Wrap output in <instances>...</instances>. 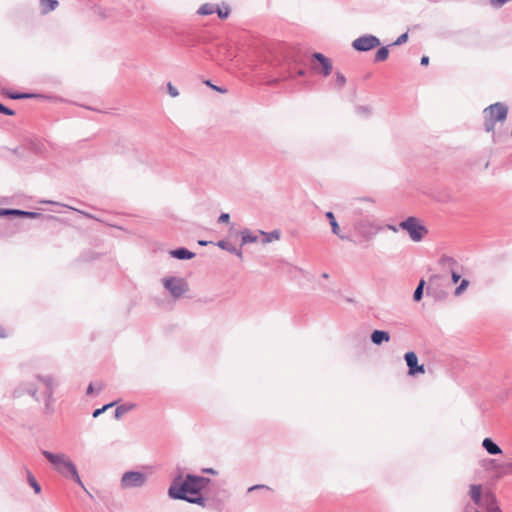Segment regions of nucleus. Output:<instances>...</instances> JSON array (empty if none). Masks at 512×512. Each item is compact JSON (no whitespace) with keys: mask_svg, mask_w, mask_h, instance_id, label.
<instances>
[{"mask_svg":"<svg viewBox=\"0 0 512 512\" xmlns=\"http://www.w3.org/2000/svg\"><path fill=\"white\" fill-rule=\"evenodd\" d=\"M210 482L211 479L204 476L187 474L185 479L182 480V476L178 475L173 479L168 488V496L173 500L184 499L188 495L201 493Z\"/></svg>","mask_w":512,"mask_h":512,"instance_id":"nucleus-1","label":"nucleus"},{"mask_svg":"<svg viewBox=\"0 0 512 512\" xmlns=\"http://www.w3.org/2000/svg\"><path fill=\"white\" fill-rule=\"evenodd\" d=\"M352 228L356 236V239H353L352 242L357 245L373 240L376 234L381 230V227L375 225L369 217L355 219L352 223Z\"/></svg>","mask_w":512,"mask_h":512,"instance_id":"nucleus-2","label":"nucleus"},{"mask_svg":"<svg viewBox=\"0 0 512 512\" xmlns=\"http://www.w3.org/2000/svg\"><path fill=\"white\" fill-rule=\"evenodd\" d=\"M508 115V106L503 102H496L483 110V128L487 133L494 132L497 122H504Z\"/></svg>","mask_w":512,"mask_h":512,"instance_id":"nucleus-3","label":"nucleus"},{"mask_svg":"<svg viewBox=\"0 0 512 512\" xmlns=\"http://www.w3.org/2000/svg\"><path fill=\"white\" fill-rule=\"evenodd\" d=\"M285 61V67L279 70L278 77L271 78L267 81V84L270 86H275L281 81H286L289 79H294L297 76H305L306 70L303 68L295 69V65L297 63V60L294 58V56L286 55L284 57Z\"/></svg>","mask_w":512,"mask_h":512,"instance_id":"nucleus-4","label":"nucleus"},{"mask_svg":"<svg viewBox=\"0 0 512 512\" xmlns=\"http://www.w3.org/2000/svg\"><path fill=\"white\" fill-rule=\"evenodd\" d=\"M399 228L406 231L410 239L414 242H420L428 234V229L415 216H409L399 223Z\"/></svg>","mask_w":512,"mask_h":512,"instance_id":"nucleus-5","label":"nucleus"},{"mask_svg":"<svg viewBox=\"0 0 512 512\" xmlns=\"http://www.w3.org/2000/svg\"><path fill=\"white\" fill-rule=\"evenodd\" d=\"M148 476L141 471L129 470L122 474L120 487L123 490L142 488L146 485Z\"/></svg>","mask_w":512,"mask_h":512,"instance_id":"nucleus-6","label":"nucleus"},{"mask_svg":"<svg viewBox=\"0 0 512 512\" xmlns=\"http://www.w3.org/2000/svg\"><path fill=\"white\" fill-rule=\"evenodd\" d=\"M164 288L171 294L174 299L181 298L189 291V284L186 279L181 277H165L162 279Z\"/></svg>","mask_w":512,"mask_h":512,"instance_id":"nucleus-7","label":"nucleus"},{"mask_svg":"<svg viewBox=\"0 0 512 512\" xmlns=\"http://www.w3.org/2000/svg\"><path fill=\"white\" fill-rule=\"evenodd\" d=\"M352 214L358 218L369 217L373 215L375 204L370 197L356 198L350 203Z\"/></svg>","mask_w":512,"mask_h":512,"instance_id":"nucleus-8","label":"nucleus"},{"mask_svg":"<svg viewBox=\"0 0 512 512\" xmlns=\"http://www.w3.org/2000/svg\"><path fill=\"white\" fill-rule=\"evenodd\" d=\"M311 68L315 73L327 77L333 70V64L330 58L320 52H314L311 55Z\"/></svg>","mask_w":512,"mask_h":512,"instance_id":"nucleus-9","label":"nucleus"},{"mask_svg":"<svg viewBox=\"0 0 512 512\" xmlns=\"http://www.w3.org/2000/svg\"><path fill=\"white\" fill-rule=\"evenodd\" d=\"M380 39L372 34H364L352 41V48L357 52H368L380 46Z\"/></svg>","mask_w":512,"mask_h":512,"instance_id":"nucleus-10","label":"nucleus"},{"mask_svg":"<svg viewBox=\"0 0 512 512\" xmlns=\"http://www.w3.org/2000/svg\"><path fill=\"white\" fill-rule=\"evenodd\" d=\"M56 470L60 474H62L64 477L71 478L79 486H81L82 488H85L84 484L78 474L76 465L67 456L65 457V460L62 461V463L59 465V467Z\"/></svg>","mask_w":512,"mask_h":512,"instance_id":"nucleus-11","label":"nucleus"},{"mask_svg":"<svg viewBox=\"0 0 512 512\" xmlns=\"http://www.w3.org/2000/svg\"><path fill=\"white\" fill-rule=\"evenodd\" d=\"M404 360L408 367V375L416 376L425 373V366L418 363V357L414 351H408L404 354Z\"/></svg>","mask_w":512,"mask_h":512,"instance_id":"nucleus-12","label":"nucleus"},{"mask_svg":"<svg viewBox=\"0 0 512 512\" xmlns=\"http://www.w3.org/2000/svg\"><path fill=\"white\" fill-rule=\"evenodd\" d=\"M0 216H17L23 218L37 219L42 217V214L34 211H25L13 208H0Z\"/></svg>","mask_w":512,"mask_h":512,"instance_id":"nucleus-13","label":"nucleus"},{"mask_svg":"<svg viewBox=\"0 0 512 512\" xmlns=\"http://www.w3.org/2000/svg\"><path fill=\"white\" fill-rule=\"evenodd\" d=\"M235 234L238 235V232L234 231V224L230 227V235ZM239 235L241 236V247L249 244V243H256L259 240L258 234H253L249 229L245 228L242 231L239 232Z\"/></svg>","mask_w":512,"mask_h":512,"instance_id":"nucleus-14","label":"nucleus"},{"mask_svg":"<svg viewBox=\"0 0 512 512\" xmlns=\"http://www.w3.org/2000/svg\"><path fill=\"white\" fill-rule=\"evenodd\" d=\"M325 216L329 220V223H330V226H331V231H332L333 234H335L336 236H338L342 240L353 241V238L341 234L340 226H339V224H338V222H337V220L335 218V215H334V213L332 211L326 212Z\"/></svg>","mask_w":512,"mask_h":512,"instance_id":"nucleus-15","label":"nucleus"},{"mask_svg":"<svg viewBox=\"0 0 512 512\" xmlns=\"http://www.w3.org/2000/svg\"><path fill=\"white\" fill-rule=\"evenodd\" d=\"M488 512H500V508L497 504L496 497L492 492H486L484 494L482 505Z\"/></svg>","mask_w":512,"mask_h":512,"instance_id":"nucleus-16","label":"nucleus"},{"mask_svg":"<svg viewBox=\"0 0 512 512\" xmlns=\"http://www.w3.org/2000/svg\"><path fill=\"white\" fill-rule=\"evenodd\" d=\"M36 378L46 386L45 396L52 399L54 386L56 385L54 378L51 375H36Z\"/></svg>","mask_w":512,"mask_h":512,"instance_id":"nucleus-17","label":"nucleus"},{"mask_svg":"<svg viewBox=\"0 0 512 512\" xmlns=\"http://www.w3.org/2000/svg\"><path fill=\"white\" fill-rule=\"evenodd\" d=\"M216 245L222 249V250H225L231 254H234L236 255L239 259H243V252H242V249L241 248H237L236 246H234L231 242H229L228 240H225V239H222V240H219Z\"/></svg>","mask_w":512,"mask_h":512,"instance_id":"nucleus-18","label":"nucleus"},{"mask_svg":"<svg viewBox=\"0 0 512 512\" xmlns=\"http://www.w3.org/2000/svg\"><path fill=\"white\" fill-rule=\"evenodd\" d=\"M169 254L171 257L178 260H190L195 257V253L185 247H178L170 250Z\"/></svg>","mask_w":512,"mask_h":512,"instance_id":"nucleus-19","label":"nucleus"},{"mask_svg":"<svg viewBox=\"0 0 512 512\" xmlns=\"http://www.w3.org/2000/svg\"><path fill=\"white\" fill-rule=\"evenodd\" d=\"M482 447L489 455L502 454V449L500 448V446L497 443H495L494 440L490 437H486L483 439Z\"/></svg>","mask_w":512,"mask_h":512,"instance_id":"nucleus-20","label":"nucleus"},{"mask_svg":"<svg viewBox=\"0 0 512 512\" xmlns=\"http://www.w3.org/2000/svg\"><path fill=\"white\" fill-rule=\"evenodd\" d=\"M469 496L471 500L476 504L477 506L482 505L483 500V493H482V485L481 484H472L470 485V491Z\"/></svg>","mask_w":512,"mask_h":512,"instance_id":"nucleus-21","label":"nucleus"},{"mask_svg":"<svg viewBox=\"0 0 512 512\" xmlns=\"http://www.w3.org/2000/svg\"><path fill=\"white\" fill-rule=\"evenodd\" d=\"M42 455L57 469L59 465L65 460L66 455L63 453H52L47 450L41 451Z\"/></svg>","mask_w":512,"mask_h":512,"instance_id":"nucleus-22","label":"nucleus"},{"mask_svg":"<svg viewBox=\"0 0 512 512\" xmlns=\"http://www.w3.org/2000/svg\"><path fill=\"white\" fill-rule=\"evenodd\" d=\"M371 342L375 345H381L384 342H388L390 340V334L388 331L384 330H374L371 333Z\"/></svg>","mask_w":512,"mask_h":512,"instance_id":"nucleus-23","label":"nucleus"},{"mask_svg":"<svg viewBox=\"0 0 512 512\" xmlns=\"http://www.w3.org/2000/svg\"><path fill=\"white\" fill-rule=\"evenodd\" d=\"M439 264L442 267H446L449 270V272L452 270H458L459 267V263L457 262V260L448 255H442L439 259Z\"/></svg>","mask_w":512,"mask_h":512,"instance_id":"nucleus-24","label":"nucleus"},{"mask_svg":"<svg viewBox=\"0 0 512 512\" xmlns=\"http://www.w3.org/2000/svg\"><path fill=\"white\" fill-rule=\"evenodd\" d=\"M59 5L57 0H40V11L41 14L45 15L51 11H54Z\"/></svg>","mask_w":512,"mask_h":512,"instance_id":"nucleus-25","label":"nucleus"},{"mask_svg":"<svg viewBox=\"0 0 512 512\" xmlns=\"http://www.w3.org/2000/svg\"><path fill=\"white\" fill-rule=\"evenodd\" d=\"M135 407H136V404H134V403H126V404H121V405L117 406L115 409V412H114L115 419H120L124 414L133 410Z\"/></svg>","mask_w":512,"mask_h":512,"instance_id":"nucleus-26","label":"nucleus"},{"mask_svg":"<svg viewBox=\"0 0 512 512\" xmlns=\"http://www.w3.org/2000/svg\"><path fill=\"white\" fill-rule=\"evenodd\" d=\"M259 235L262 236L261 242L262 244H268L273 240H277L280 237V233L277 230H273L271 232L259 231Z\"/></svg>","mask_w":512,"mask_h":512,"instance_id":"nucleus-27","label":"nucleus"},{"mask_svg":"<svg viewBox=\"0 0 512 512\" xmlns=\"http://www.w3.org/2000/svg\"><path fill=\"white\" fill-rule=\"evenodd\" d=\"M183 501H186L191 504H196L201 507L206 506V499L201 495V493L196 495H188L187 498L182 499Z\"/></svg>","mask_w":512,"mask_h":512,"instance_id":"nucleus-28","label":"nucleus"},{"mask_svg":"<svg viewBox=\"0 0 512 512\" xmlns=\"http://www.w3.org/2000/svg\"><path fill=\"white\" fill-rule=\"evenodd\" d=\"M389 46L390 45L382 46L377 50L374 56V62H383L387 60L389 57Z\"/></svg>","mask_w":512,"mask_h":512,"instance_id":"nucleus-29","label":"nucleus"},{"mask_svg":"<svg viewBox=\"0 0 512 512\" xmlns=\"http://www.w3.org/2000/svg\"><path fill=\"white\" fill-rule=\"evenodd\" d=\"M9 97L14 100L18 99H29V98H42L43 96L35 93H27V92H12L9 94Z\"/></svg>","mask_w":512,"mask_h":512,"instance_id":"nucleus-30","label":"nucleus"},{"mask_svg":"<svg viewBox=\"0 0 512 512\" xmlns=\"http://www.w3.org/2000/svg\"><path fill=\"white\" fill-rule=\"evenodd\" d=\"M425 285H426V281L424 279H420V281L418 282V285L413 293V300L415 302H419L423 298Z\"/></svg>","mask_w":512,"mask_h":512,"instance_id":"nucleus-31","label":"nucleus"},{"mask_svg":"<svg viewBox=\"0 0 512 512\" xmlns=\"http://www.w3.org/2000/svg\"><path fill=\"white\" fill-rule=\"evenodd\" d=\"M355 113L363 118H368L372 114V108L368 105H358L355 107Z\"/></svg>","mask_w":512,"mask_h":512,"instance_id":"nucleus-32","label":"nucleus"},{"mask_svg":"<svg viewBox=\"0 0 512 512\" xmlns=\"http://www.w3.org/2000/svg\"><path fill=\"white\" fill-rule=\"evenodd\" d=\"M199 15L207 16L215 13V4L205 3L197 10Z\"/></svg>","mask_w":512,"mask_h":512,"instance_id":"nucleus-33","label":"nucleus"},{"mask_svg":"<svg viewBox=\"0 0 512 512\" xmlns=\"http://www.w3.org/2000/svg\"><path fill=\"white\" fill-rule=\"evenodd\" d=\"M27 481H28L29 485L33 488V490L36 494L41 493L40 484L37 482L36 478L33 476V474L29 470H27Z\"/></svg>","mask_w":512,"mask_h":512,"instance_id":"nucleus-34","label":"nucleus"},{"mask_svg":"<svg viewBox=\"0 0 512 512\" xmlns=\"http://www.w3.org/2000/svg\"><path fill=\"white\" fill-rule=\"evenodd\" d=\"M280 49H281V51H276V54H280V55H279V57H278V55H275L274 61L277 62L275 65L279 66L280 70H281L282 68L285 67L284 57L286 55H290V56H293V55L288 51H284L282 48H280Z\"/></svg>","mask_w":512,"mask_h":512,"instance_id":"nucleus-35","label":"nucleus"},{"mask_svg":"<svg viewBox=\"0 0 512 512\" xmlns=\"http://www.w3.org/2000/svg\"><path fill=\"white\" fill-rule=\"evenodd\" d=\"M427 296H432L436 300H443L446 297V293L444 291L437 292L431 286H428L426 289Z\"/></svg>","mask_w":512,"mask_h":512,"instance_id":"nucleus-36","label":"nucleus"},{"mask_svg":"<svg viewBox=\"0 0 512 512\" xmlns=\"http://www.w3.org/2000/svg\"><path fill=\"white\" fill-rule=\"evenodd\" d=\"M470 282L468 279H462L460 284L454 290V296H460L468 288Z\"/></svg>","mask_w":512,"mask_h":512,"instance_id":"nucleus-37","label":"nucleus"},{"mask_svg":"<svg viewBox=\"0 0 512 512\" xmlns=\"http://www.w3.org/2000/svg\"><path fill=\"white\" fill-rule=\"evenodd\" d=\"M215 12L220 19H226L230 14V7L228 5H224L223 8H220L218 5H215Z\"/></svg>","mask_w":512,"mask_h":512,"instance_id":"nucleus-38","label":"nucleus"},{"mask_svg":"<svg viewBox=\"0 0 512 512\" xmlns=\"http://www.w3.org/2000/svg\"><path fill=\"white\" fill-rule=\"evenodd\" d=\"M347 80H346V77L344 74H342L341 72L337 71L335 73V85L338 89H342L345 84H346Z\"/></svg>","mask_w":512,"mask_h":512,"instance_id":"nucleus-39","label":"nucleus"},{"mask_svg":"<svg viewBox=\"0 0 512 512\" xmlns=\"http://www.w3.org/2000/svg\"><path fill=\"white\" fill-rule=\"evenodd\" d=\"M29 386V383H22L19 386H17L13 391V397L14 398H20L24 394L27 393L26 388Z\"/></svg>","mask_w":512,"mask_h":512,"instance_id":"nucleus-40","label":"nucleus"},{"mask_svg":"<svg viewBox=\"0 0 512 512\" xmlns=\"http://www.w3.org/2000/svg\"><path fill=\"white\" fill-rule=\"evenodd\" d=\"M12 234L13 232L9 230L8 223H0V238L9 237Z\"/></svg>","mask_w":512,"mask_h":512,"instance_id":"nucleus-41","label":"nucleus"},{"mask_svg":"<svg viewBox=\"0 0 512 512\" xmlns=\"http://www.w3.org/2000/svg\"><path fill=\"white\" fill-rule=\"evenodd\" d=\"M204 84H205V85H207L208 87H210L211 89H213V90H215V91H217V92H219V93H222V94L227 93V91H228V90H227L226 88H224V87H220V86L214 85V84L211 82V80H205V81H204Z\"/></svg>","mask_w":512,"mask_h":512,"instance_id":"nucleus-42","label":"nucleus"},{"mask_svg":"<svg viewBox=\"0 0 512 512\" xmlns=\"http://www.w3.org/2000/svg\"><path fill=\"white\" fill-rule=\"evenodd\" d=\"M408 41V32L401 34L392 44L391 46H400Z\"/></svg>","mask_w":512,"mask_h":512,"instance_id":"nucleus-43","label":"nucleus"},{"mask_svg":"<svg viewBox=\"0 0 512 512\" xmlns=\"http://www.w3.org/2000/svg\"><path fill=\"white\" fill-rule=\"evenodd\" d=\"M27 394L31 395L34 400L39 401V396L37 394V389L33 384H29L26 388Z\"/></svg>","mask_w":512,"mask_h":512,"instance_id":"nucleus-44","label":"nucleus"},{"mask_svg":"<svg viewBox=\"0 0 512 512\" xmlns=\"http://www.w3.org/2000/svg\"><path fill=\"white\" fill-rule=\"evenodd\" d=\"M167 92L173 98L179 95L178 89L171 82L167 84Z\"/></svg>","mask_w":512,"mask_h":512,"instance_id":"nucleus-45","label":"nucleus"},{"mask_svg":"<svg viewBox=\"0 0 512 512\" xmlns=\"http://www.w3.org/2000/svg\"><path fill=\"white\" fill-rule=\"evenodd\" d=\"M0 113L8 116L15 115V111L0 102Z\"/></svg>","mask_w":512,"mask_h":512,"instance_id":"nucleus-46","label":"nucleus"},{"mask_svg":"<svg viewBox=\"0 0 512 512\" xmlns=\"http://www.w3.org/2000/svg\"><path fill=\"white\" fill-rule=\"evenodd\" d=\"M53 402H54V398L52 397V399H49V398H46V403H45V412L48 413V414H51L54 412V408H53Z\"/></svg>","mask_w":512,"mask_h":512,"instance_id":"nucleus-47","label":"nucleus"},{"mask_svg":"<svg viewBox=\"0 0 512 512\" xmlns=\"http://www.w3.org/2000/svg\"><path fill=\"white\" fill-rule=\"evenodd\" d=\"M450 274L452 283L456 284L461 280V274L458 270H452Z\"/></svg>","mask_w":512,"mask_h":512,"instance_id":"nucleus-48","label":"nucleus"},{"mask_svg":"<svg viewBox=\"0 0 512 512\" xmlns=\"http://www.w3.org/2000/svg\"><path fill=\"white\" fill-rule=\"evenodd\" d=\"M230 221V215L228 213H221L218 222L219 223H229Z\"/></svg>","mask_w":512,"mask_h":512,"instance_id":"nucleus-49","label":"nucleus"},{"mask_svg":"<svg viewBox=\"0 0 512 512\" xmlns=\"http://www.w3.org/2000/svg\"><path fill=\"white\" fill-rule=\"evenodd\" d=\"M260 489H269L268 486L266 485H263V484H256L254 486H251L249 489H248V492H252L254 490H260Z\"/></svg>","mask_w":512,"mask_h":512,"instance_id":"nucleus-50","label":"nucleus"},{"mask_svg":"<svg viewBox=\"0 0 512 512\" xmlns=\"http://www.w3.org/2000/svg\"><path fill=\"white\" fill-rule=\"evenodd\" d=\"M182 44L185 46H188V47H193L197 44V40L194 38H192L190 40H184Z\"/></svg>","mask_w":512,"mask_h":512,"instance_id":"nucleus-51","label":"nucleus"},{"mask_svg":"<svg viewBox=\"0 0 512 512\" xmlns=\"http://www.w3.org/2000/svg\"><path fill=\"white\" fill-rule=\"evenodd\" d=\"M105 411L103 410V407L97 408L93 411L92 416L93 418L99 417L101 414H103Z\"/></svg>","mask_w":512,"mask_h":512,"instance_id":"nucleus-52","label":"nucleus"},{"mask_svg":"<svg viewBox=\"0 0 512 512\" xmlns=\"http://www.w3.org/2000/svg\"><path fill=\"white\" fill-rule=\"evenodd\" d=\"M420 64L422 66H427L429 64V57L424 55L421 57Z\"/></svg>","mask_w":512,"mask_h":512,"instance_id":"nucleus-53","label":"nucleus"},{"mask_svg":"<svg viewBox=\"0 0 512 512\" xmlns=\"http://www.w3.org/2000/svg\"><path fill=\"white\" fill-rule=\"evenodd\" d=\"M94 390H95V388H94V384H93V383H90V384L88 385V387H87L86 394H87V395H91V394H93V393H94Z\"/></svg>","mask_w":512,"mask_h":512,"instance_id":"nucleus-54","label":"nucleus"},{"mask_svg":"<svg viewBox=\"0 0 512 512\" xmlns=\"http://www.w3.org/2000/svg\"><path fill=\"white\" fill-rule=\"evenodd\" d=\"M116 404H117V401H113V402L103 405L102 407H103V410L106 411V410L110 409L111 407L115 406Z\"/></svg>","mask_w":512,"mask_h":512,"instance_id":"nucleus-55","label":"nucleus"},{"mask_svg":"<svg viewBox=\"0 0 512 512\" xmlns=\"http://www.w3.org/2000/svg\"><path fill=\"white\" fill-rule=\"evenodd\" d=\"M387 228L393 232H397L398 231V227L395 226V225H392V224H388L387 225Z\"/></svg>","mask_w":512,"mask_h":512,"instance_id":"nucleus-56","label":"nucleus"},{"mask_svg":"<svg viewBox=\"0 0 512 512\" xmlns=\"http://www.w3.org/2000/svg\"><path fill=\"white\" fill-rule=\"evenodd\" d=\"M5 337H7L5 329L0 325V338H5Z\"/></svg>","mask_w":512,"mask_h":512,"instance_id":"nucleus-57","label":"nucleus"},{"mask_svg":"<svg viewBox=\"0 0 512 512\" xmlns=\"http://www.w3.org/2000/svg\"><path fill=\"white\" fill-rule=\"evenodd\" d=\"M103 387H104V384L102 382H99L97 384V393H99L103 389Z\"/></svg>","mask_w":512,"mask_h":512,"instance_id":"nucleus-58","label":"nucleus"},{"mask_svg":"<svg viewBox=\"0 0 512 512\" xmlns=\"http://www.w3.org/2000/svg\"><path fill=\"white\" fill-rule=\"evenodd\" d=\"M204 472L209 473V474H216V471L213 468L205 469Z\"/></svg>","mask_w":512,"mask_h":512,"instance_id":"nucleus-59","label":"nucleus"},{"mask_svg":"<svg viewBox=\"0 0 512 512\" xmlns=\"http://www.w3.org/2000/svg\"><path fill=\"white\" fill-rule=\"evenodd\" d=\"M198 244L201 245V246H206L208 244V241H205V240H199L198 241Z\"/></svg>","mask_w":512,"mask_h":512,"instance_id":"nucleus-60","label":"nucleus"},{"mask_svg":"<svg viewBox=\"0 0 512 512\" xmlns=\"http://www.w3.org/2000/svg\"><path fill=\"white\" fill-rule=\"evenodd\" d=\"M439 278H440V276H439V275H432V276L430 277L429 281H430V282H432L433 280H435V279H439Z\"/></svg>","mask_w":512,"mask_h":512,"instance_id":"nucleus-61","label":"nucleus"},{"mask_svg":"<svg viewBox=\"0 0 512 512\" xmlns=\"http://www.w3.org/2000/svg\"><path fill=\"white\" fill-rule=\"evenodd\" d=\"M328 277H329V274H328V273L324 272V273L322 274V278L327 279Z\"/></svg>","mask_w":512,"mask_h":512,"instance_id":"nucleus-62","label":"nucleus"},{"mask_svg":"<svg viewBox=\"0 0 512 512\" xmlns=\"http://www.w3.org/2000/svg\"><path fill=\"white\" fill-rule=\"evenodd\" d=\"M346 301L349 302V303H353L354 302V299L350 298V297H347L346 298Z\"/></svg>","mask_w":512,"mask_h":512,"instance_id":"nucleus-63","label":"nucleus"},{"mask_svg":"<svg viewBox=\"0 0 512 512\" xmlns=\"http://www.w3.org/2000/svg\"><path fill=\"white\" fill-rule=\"evenodd\" d=\"M506 467H507V468H509V469H512V462H508V463L506 464Z\"/></svg>","mask_w":512,"mask_h":512,"instance_id":"nucleus-64","label":"nucleus"}]
</instances>
